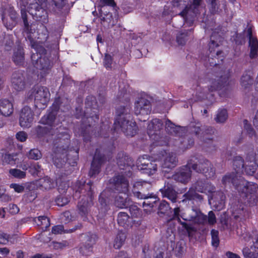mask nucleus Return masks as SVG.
Listing matches in <instances>:
<instances>
[{
  "mask_svg": "<svg viewBox=\"0 0 258 258\" xmlns=\"http://www.w3.org/2000/svg\"><path fill=\"white\" fill-rule=\"evenodd\" d=\"M130 110V106L127 104L117 107L114 124L115 130L120 129L127 136L133 137L137 133V127L132 118Z\"/></svg>",
  "mask_w": 258,
  "mask_h": 258,
  "instance_id": "f257e3e1",
  "label": "nucleus"
},
{
  "mask_svg": "<svg viewBox=\"0 0 258 258\" xmlns=\"http://www.w3.org/2000/svg\"><path fill=\"white\" fill-rule=\"evenodd\" d=\"M111 183L114 189L119 193L123 194L124 196H118L116 197V205L120 208L126 207L128 205L127 202H130V199L127 198L130 195L128 179L123 175H118L111 179Z\"/></svg>",
  "mask_w": 258,
  "mask_h": 258,
  "instance_id": "f03ea898",
  "label": "nucleus"
},
{
  "mask_svg": "<svg viewBox=\"0 0 258 258\" xmlns=\"http://www.w3.org/2000/svg\"><path fill=\"white\" fill-rule=\"evenodd\" d=\"M31 45L36 52L31 55L32 60L33 61L34 67L37 70L38 76L43 77L48 72L50 63L49 60L45 57L39 56L38 53L44 52V49L37 43L30 40Z\"/></svg>",
  "mask_w": 258,
  "mask_h": 258,
  "instance_id": "7ed1b4c3",
  "label": "nucleus"
},
{
  "mask_svg": "<svg viewBox=\"0 0 258 258\" xmlns=\"http://www.w3.org/2000/svg\"><path fill=\"white\" fill-rule=\"evenodd\" d=\"M163 123L161 121L157 118L153 119L149 123L148 126V134L152 143L151 146H165L170 144L166 138L161 137L158 132L162 128Z\"/></svg>",
  "mask_w": 258,
  "mask_h": 258,
  "instance_id": "20e7f679",
  "label": "nucleus"
},
{
  "mask_svg": "<svg viewBox=\"0 0 258 258\" xmlns=\"http://www.w3.org/2000/svg\"><path fill=\"white\" fill-rule=\"evenodd\" d=\"M191 215L183 214L181 218L184 221L191 222L195 224L214 225L216 223V218L215 214L212 211L208 213V216L203 214L198 209H192Z\"/></svg>",
  "mask_w": 258,
  "mask_h": 258,
  "instance_id": "39448f33",
  "label": "nucleus"
},
{
  "mask_svg": "<svg viewBox=\"0 0 258 258\" xmlns=\"http://www.w3.org/2000/svg\"><path fill=\"white\" fill-rule=\"evenodd\" d=\"M50 95L47 88L35 86L28 92L27 96L29 99L34 98L36 107L43 109L49 100Z\"/></svg>",
  "mask_w": 258,
  "mask_h": 258,
  "instance_id": "423d86ee",
  "label": "nucleus"
},
{
  "mask_svg": "<svg viewBox=\"0 0 258 258\" xmlns=\"http://www.w3.org/2000/svg\"><path fill=\"white\" fill-rule=\"evenodd\" d=\"M165 129L171 134H175L177 135L172 140L174 141V145L177 147L179 150L182 151L190 148L194 144L192 140L187 141L185 138L180 137V131H182L183 128L180 126H175L170 120H167L165 123Z\"/></svg>",
  "mask_w": 258,
  "mask_h": 258,
  "instance_id": "0eeeda50",
  "label": "nucleus"
},
{
  "mask_svg": "<svg viewBox=\"0 0 258 258\" xmlns=\"http://www.w3.org/2000/svg\"><path fill=\"white\" fill-rule=\"evenodd\" d=\"M28 0L26 5H24V8L21 9L22 18L23 20L25 27L28 26V23L27 20L26 11H28L32 15L36 17H41L40 12L44 13V4L47 0Z\"/></svg>",
  "mask_w": 258,
  "mask_h": 258,
  "instance_id": "6e6552de",
  "label": "nucleus"
},
{
  "mask_svg": "<svg viewBox=\"0 0 258 258\" xmlns=\"http://www.w3.org/2000/svg\"><path fill=\"white\" fill-rule=\"evenodd\" d=\"M188 166L191 167L196 172L202 173L208 178L213 177L215 173L213 165L206 159H202L198 163H195L193 159H190L188 161Z\"/></svg>",
  "mask_w": 258,
  "mask_h": 258,
  "instance_id": "1a4fd4ad",
  "label": "nucleus"
},
{
  "mask_svg": "<svg viewBox=\"0 0 258 258\" xmlns=\"http://www.w3.org/2000/svg\"><path fill=\"white\" fill-rule=\"evenodd\" d=\"M91 184L90 182L86 184L84 183L80 185L76 190V192L86 194L89 197V201L88 200L87 202L85 201L83 202V199H82L78 204L79 212L82 216L86 215L88 213L89 207L91 205L92 196Z\"/></svg>",
  "mask_w": 258,
  "mask_h": 258,
  "instance_id": "9d476101",
  "label": "nucleus"
},
{
  "mask_svg": "<svg viewBox=\"0 0 258 258\" xmlns=\"http://www.w3.org/2000/svg\"><path fill=\"white\" fill-rule=\"evenodd\" d=\"M229 77L228 76H222L220 79L217 80H212L208 89H203L202 90H199L197 96V100H200L203 99L208 98V95L206 94L208 91L212 93L215 91L222 88L228 83Z\"/></svg>",
  "mask_w": 258,
  "mask_h": 258,
  "instance_id": "9b49d317",
  "label": "nucleus"
},
{
  "mask_svg": "<svg viewBox=\"0 0 258 258\" xmlns=\"http://www.w3.org/2000/svg\"><path fill=\"white\" fill-rule=\"evenodd\" d=\"M237 232L240 234V240L241 242H249L252 240V245L250 246V248L258 249V231L254 229L253 227L250 229L243 227V229L237 228Z\"/></svg>",
  "mask_w": 258,
  "mask_h": 258,
  "instance_id": "f8f14e48",
  "label": "nucleus"
},
{
  "mask_svg": "<svg viewBox=\"0 0 258 258\" xmlns=\"http://www.w3.org/2000/svg\"><path fill=\"white\" fill-rule=\"evenodd\" d=\"M205 181H198L194 185L190 187L188 191L183 195L184 199L183 202L187 201L198 200L201 201L203 199L202 196L197 193L196 191L200 192L205 191Z\"/></svg>",
  "mask_w": 258,
  "mask_h": 258,
  "instance_id": "ddd939ff",
  "label": "nucleus"
},
{
  "mask_svg": "<svg viewBox=\"0 0 258 258\" xmlns=\"http://www.w3.org/2000/svg\"><path fill=\"white\" fill-rule=\"evenodd\" d=\"M236 188L239 192L244 193L245 196L251 200H254L255 193L257 188V185L251 182L240 180L238 185H236Z\"/></svg>",
  "mask_w": 258,
  "mask_h": 258,
  "instance_id": "4468645a",
  "label": "nucleus"
},
{
  "mask_svg": "<svg viewBox=\"0 0 258 258\" xmlns=\"http://www.w3.org/2000/svg\"><path fill=\"white\" fill-rule=\"evenodd\" d=\"M34 113L32 109L28 106L24 107L20 112L19 123L24 128L30 127L33 122Z\"/></svg>",
  "mask_w": 258,
  "mask_h": 258,
  "instance_id": "2eb2a0df",
  "label": "nucleus"
},
{
  "mask_svg": "<svg viewBox=\"0 0 258 258\" xmlns=\"http://www.w3.org/2000/svg\"><path fill=\"white\" fill-rule=\"evenodd\" d=\"M137 167L139 170L151 175L156 171L157 165L155 161L152 162L148 159L142 157L139 158L138 160Z\"/></svg>",
  "mask_w": 258,
  "mask_h": 258,
  "instance_id": "dca6fc26",
  "label": "nucleus"
},
{
  "mask_svg": "<svg viewBox=\"0 0 258 258\" xmlns=\"http://www.w3.org/2000/svg\"><path fill=\"white\" fill-rule=\"evenodd\" d=\"M135 113L136 115H147L151 111L150 102L147 99L141 97L135 102Z\"/></svg>",
  "mask_w": 258,
  "mask_h": 258,
  "instance_id": "f3484780",
  "label": "nucleus"
},
{
  "mask_svg": "<svg viewBox=\"0 0 258 258\" xmlns=\"http://www.w3.org/2000/svg\"><path fill=\"white\" fill-rule=\"evenodd\" d=\"M257 160L255 153L250 152L247 155L243 168L247 174L252 175L255 172L258 167Z\"/></svg>",
  "mask_w": 258,
  "mask_h": 258,
  "instance_id": "a211bd4d",
  "label": "nucleus"
},
{
  "mask_svg": "<svg viewBox=\"0 0 258 258\" xmlns=\"http://www.w3.org/2000/svg\"><path fill=\"white\" fill-rule=\"evenodd\" d=\"M162 161V168L167 172L168 169L174 168L177 164V159L176 155L173 153H167L165 151H161Z\"/></svg>",
  "mask_w": 258,
  "mask_h": 258,
  "instance_id": "6ab92c4d",
  "label": "nucleus"
},
{
  "mask_svg": "<svg viewBox=\"0 0 258 258\" xmlns=\"http://www.w3.org/2000/svg\"><path fill=\"white\" fill-rule=\"evenodd\" d=\"M148 184L147 182L142 181H138L135 182L133 184V189H132V192L135 195V196L140 199H145L146 201H144L143 203V206L144 208L149 207L150 208H152L154 206V204L156 202L157 197L155 196H153V198L155 199L153 202H150L148 200L149 198H151V197H146L145 195H142L140 192L137 191L136 190V188L139 189L140 187H143L146 184Z\"/></svg>",
  "mask_w": 258,
  "mask_h": 258,
  "instance_id": "aec40b11",
  "label": "nucleus"
},
{
  "mask_svg": "<svg viewBox=\"0 0 258 258\" xmlns=\"http://www.w3.org/2000/svg\"><path fill=\"white\" fill-rule=\"evenodd\" d=\"M225 195L221 191H218L214 194V197H209V203L215 210L220 211L225 207Z\"/></svg>",
  "mask_w": 258,
  "mask_h": 258,
  "instance_id": "412c9836",
  "label": "nucleus"
},
{
  "mask_svg": "<svg viewBox=\"0 0 258 258\" xmlns=\"http://www.w3.org/2000/svg\"><path fill=\"white\" fill-rule=\"evenodd\" d=\"M191 167L186 165L181 167L179 170L173 175V178L177 181L181 183H186L188 182L191 176Z\"/></svg>",
  "mask_w": 258,
  "mask_h": 258,
  "instance_id": "4be33fe9",
  "label": "nucleus"
},
{
  "mask_svg": "<svg viewBox=\"0 0 258 258\" xmlns=\"http://www.w3.org/2000/svg\"><path fill=\"white\" fill-rule=\"evenodd\" d=\"M83 238L85 244L80 247V252L83 255H88L92 246L96 242L97 236L95 234L89 233L84 235Z\"/></svg>",
  "mask_w": 258,
  "mask_h": 258,
  "instance_id": "5701e85b",
  "label": "nucleus"
},
{
  "mask_svg": "<svg viewBox=\"0 0 258 258\" xmlns=\"http://www.w3.org/2000/svg\"><path fill=\"white\" fill-rule=\"evenodd\" d=\"M68 151L65 149H63L60 151V148L57 150V151L50 155V158L57 167H60L62 164L66 162L64 159V157H67V160H69V154H67Z\"/></svg>",
  "mask_w": 258,
  "mask_h": 258,
  "instance_id": "b1692460",
  "label": "nucleus"
},
{
  "mask_svg": "<svg viewBox=\"0 0 258 258\" xmlns=\"http://www.w3.org/2000/svg\"><path fill=\"white\" fill-rule=\"evenodd\" d=\"M98 152V150H96L91 164L89 173L90 176L95 175L99 172L100 167L103 161V157L99 155Z\"/></svg>",
  "mask_w": 258,
  "mask_h": 258,
  "instance_id": "393cba45",
  "label": "nucleus"
},
{
  "mask_svg": "<svg viewBox=\"0 0 258 258\" xmlns=\"http://www.w3.org/2000/svg\"><path fill=\"white\" fill-rule=\"evenodd\" d=\"M11 82L12 87L17 91H22L25 88V82L22 74H13Z\"/></svg>",
  "mask_w": 258,
  "mask_h": 258,
  "instance_id": "a878e982",
  "label": "nucleus"
},
{
  "mask_svg": "<svg viewBox=\"0 0 258 258\" xmlns=\"http://www.w3.org/2000/svg\"><path fill=\"white\" fill-rule=\"evenodd\" d=\"M131 159L128 156L125 155L123 153L118 154L117 158V164L120 169L128 171V174H126L127 176H130V171L131 169Z\"/></svg>",
  "mask_w": 258,
  "mask_h": 258,
  "instance_id": "bb28decb",
  "label": "nucleus"
},
{
  "mask_svg": "<svg viewBox=\"0 0 258 258\" xmlns=\"http://www.w3.org/2000/svg\"><path fill=\"white\" fill-rule=\"evenodd\" d=\"M248 34L249 56L251 58H255L258 57V41L257 39L252 35L251 32H249Z\"/></svg>",
  "mask_w": 258,
  "mask_h": 258,
  "instance_id": "cd10ccee",
  "label": "nucleus"
},
{
  "mask_svg": "<svg viewBox=\"0 0 258 258\" xmlns=\"http://www.w3.org/2000/svg\"><path fill=\"white\" fill-rule=\"evenodd\" d=\"M194 131L196 135H198L203 141H205L207 139H211V136L214 133V130L211 127L204 129L197 126L195 127Z\"/></svg>",
  "mask_w": 258,
  "mask_h": 258,
  "instance_id": "c85d7f7f",
  "label": "nucleus"
},
{
  "mask_svg": "<svg viewBox=\"0 0 258 258\" xmlns=\"http://www.w3.org/2000/svg\"><path fill=\"white\" fill-rule=\"evenodd\" d=\"M13 105L12 103L7 99L0 100V112L2 115L8 116L13 112Z\"/></svg>",
  "mask_w": 258,
  "mask_h": 258,
  "instance_id": "c756f323",
  "label": "nucleus"
},
{
  "mask_svg": "<svg viewBox=\"0 0 258 258\" xmlns=\"http://www.w3.org/2000/svg\"><path fill=\"white\" fill-rule=\"evenodd\" d=\"M17 154H10L4 151H0V163L3 165H14L17 159Z\"/></svg>",
  "mask_w": 258,
  "mask_h": 258,
  "instance_id": "7c9ffc66",
  "label": "nucleus"
},
{
  "mask_svg": "<svg viewBox=\"0 0 258 258\" xmlns=\"http://www.w3.org/2000/svg\"><path fill=\"white\" fill-rule=\"evenodd\" d=\"M163 197L167 198L173 203L176 202L177 192L172 187L168 185L165 186L163 188L160 189Z\"/></svg>",
  "mask_w": 258,
  "mask_h": 258,
  "instance_id": "2f4dec72",
  "label": "nucleus"
},
{
  "mask_svg": "<svg viewBox=\"0 0 258 258\" xmlns=\"http://www.w3.org/2000/svg\"><path fill=\"white\" fill-rule=\"evenodd\" d=\"M13 60L17 65L22 64L24 60V53L23 48L19 46L15 50L13 56Z\"/></svg>",
  "mask_w": 258,
  "mask_h": 258,
  "instance_id": "473e14b6",
  "label": "nucleus"
},
{
  "mask_svg": "<svg viewBox=\"0 0 258 258\" xmlns=\"http://www.w3.org/2000/svg\"><path fill=\"white\" fill-rule=\"evenodd\" d=\"M38 182V184L42 188L47 190L54 187L55 184H57L58 183L59 181L57 180L56 183H55L49 177H45L43 178L40 179Z\"/></svg>",
  "mask_w": 258,
  "mask_h": 258,
  "instance_id": "72a5a7b5",
  "label": "nucleus"
},
{
  "mask_svg": "<svg viewBox=\"0 0 258 258\" xmlns=\"http://www.w3.org/2000/svg\"><path fill=\"white\" fill-rule=\"evenodd\" d=\"M238 174L236 175L234 173L227 174L223 177L222 182L225 185L229 184L231 183L236 187V185H238L237 184V182L238 181H240L238 179Z\"/></svg>",
  "mask_w": 258,
  "mask_h": 258,
  "instance_id": "f704fd0d",
  "label": "nucleus"
},
{
  "mask_svg": "<svg viewBox=\"0 0 258 258\" xmlns=\"http://www.w3.org/2000/svg\"><path fill=\"white\" fill-rule=\"evenodd\" d=\"M244 162L242 157L239 156H235L233 159V165L237 174H239L243 171Z\"/></svg>",
  "mask_w": 258,
  "mask_h": 258,
  "instance_id": "c9c22d12",
  "label": "nucleus"
},
{
  "mask_svg": "<svg viewBox=\"0 0 258 258\" xmlns=\"http://www.w3.org/2000/svg\"><path fill=\"white\" fill-rule=\"evenodd\" d=\"M55 112L51 111L48 114L44 115L41 119L40 122L44 125H48L51 126L55 119Z\"/></svg>",
  "mask_w": 258,
  "mask_h": 258,
  "instance_id": "e433bc0d",
  "label": "nucleus"
},
{
  "mask_svg": "<svg viewBox=\"0 0 258 258\" xmlns=\"http://www.w3.org/2000/svg\"><path fill=\"white\" fill-rule=\"evenodd\" d=\"M126 237V234L124 232H119L114 240V247L116 249L120 248L123 244Z\"/></svg>",
  "mask_w": 258,
  "mask_h": 258,
  "instance_id": "4c0bfd02",
  "label": "nucleus"
},
{
  "mask_svg": "<svg viewBox=\"0 0 258 258\" xmlns=\"http://www.w3.org/2000/svg\"><path fill=\"white\" fill-rule=\"evenodd\" d=\"M28 220L32 221L37 226H50L49 219L46 216H39L34 219H27Z\"/></svg>",
  "mask_w": 258,
  "mask_h": 258,
  "instance_id": "58836bf2",
  "label": "nucleus"
},
{
  "mask_svg": "<svg viewBox=\"0 0 258 258\" xmlns=\"http://www.w3.org/2000/svg\"><path fill=\"white\" fill-rule=\"evenodd\" d=\"M222 38L217 36L215 34H212L211 37V41L209 43V50L211 53H214L215 51V48L219 45V43L221 41Z\"/></svg>",
  "mask_w": 258,
  "mask_h": 258,
  "instance_id": "ea45409f",
  "label": "nucleus"
},
{
  "mask_svg": "<svg viewBox=\"0 0 258 258\" xmlns=\"http://www.w3.org/2000/svg\"><path fill=\"white\" fill-rule=\"evenodd\" d=\"M180 211L179 208L178 207L174 208V213L175 215L174 217L170 221V225L173 224L174 226L177 224H181L182 226H188V224L185 223L184 222H182L181 220V219L178 216L179 212Z\"/></svg>",
  "mask_w": 258,
  "mask_h": 258,
  "instance_id": "a19ab883",
  "label": "nucleus"
},
{
  "mask_svg": "<svg viewBox=\"0 0 258 258\" xmlns=\"http://www.w3.org/2000/svg\"><path fill=\"white\" fill-rule=\"evenodd\" d=\"M188 31H181L176 36V41L178 45H183L187 41V37L188 35Z\"/></svg>",
  "mask_w": 258,
  "mask_h": 258,
  "instance_id": "79ce46f5",
  "label": "nucleus"
},
{
  "mask_svg": "<svg viewBox=\"0 0 258 258\" xmlns=\"http://www.w3.org/2000/svg\"><path fill=\"white\" fill-rule=\"evenodd\" d=\"M227 117L228 114L227 110L224 109H221L218 111L215 119L217 122L222 123L226 121Z\"/></svg>",
  "mask_w": 258,
  "mask_h": 258,
  "instance_id": "37998d69",
  "label": "nucleus"
},
{
  "mask_svg": "<svg viewBox=\"0 0 258 258\" xmlns=\"http://www.w3.org/2000/svg\"><path fill=\"white\" fill-rule=\"evenodd\" d=\"M130 219L127 214L124 212H120L117 216V223L119 226H124L127 224Z\"/></svg>",
  "mask_w": 258,
  "mask_h": 258,
  "instance_id": "c03bdc74",
  "label": "nucleus"
},
{
  "mask_svg": "<svg viewBox=\"0 0 258 258\" xmlns=\"http://www.w3.org/2000/svg\"><path fill=\"white\" fill-rule=\"evenodd\" d=\"M242 252L245 258H258V252L252 251L248 246L243 247Z\"/></svg>",
  "mask_w": 258,
  "mask_h": 258,
  "instance_id": "a18cd8bd",
  "label": "nucleus"
},
{
  "mask_svg": "<svg viewBox=\"0 0 258 258\" xmlns=\"http://www.w3.org/2000/svg\"><path fill=\"white\" fill-rule=\"evenodd\" d=\"M240 84L242 87L246 89L251 85V79L249 75H243L240 80Z\"/></svg>",
  "mask_w": 258,
  "mask_h": 258,
  "instance_id": "49530a36",
  "label": "nucleus"
},
{
  "mask_svg": "<svg viewBox=\"0 0 258 258\" xmlns=\"http://www.w3.org/2000/svg\"><path fill=\"white\" fill-rule=\"evenodd\" d=\"M65 227H52V232L54 234H62L65 233H71L76 230V228L73 229L64 228ZM68 228V227H66Z\"/></svg>",
  "mask_w": 258,
  "mask_h": 258,
  "instance_id": "de8ad7c7",
  "label": "nucleus"
},
{
  "mask_svg": "<svg viewBox=\"0 0 258 258\" xmlns=\"http://www.w3.org/2000/svg\"><path fill=\"white\" fill-rule=\"evenodd\" d=\"M9 173L14 177L22 179L26 177V172L20 169L14 168L9 170Z\"/></svg>",
  "mask_w": 258,
  "mask_h": 258,
  "instance_id": "09e8293b",
  "label": "nucleus"
},
{
  "mask_svg": "<svg viewBox=\"0 0 258 258\" xmlns=\"http://www.w3.org/2000/svg\"><path fill=\"white\" fill-rule=\"evenodd\" d=\"M29 159L33 160H38L42 157V154L40 151L37 149H31L27 154Z\"/></svg>",
  "mask_w": 258,
  "mask_h": 258,
  "instance_id": "8fccbe9b",
  "label": "nucleus"
},
{
  "mask_svg": "<svg viewBox=\"0 0 258 258\" xmlns=\"http://www.w3.org/2000/svg\"><path fill=\"white\" fill-rule=\"evenodd\" d=\"M68 245L69 242L67 241H63L60 242L53 241L49 244L50 247L56 250L62 249Z\"/></svg>",
  "mask_w": 258,
  "mask_h": 258,
  "instance_id": "3c124183",
  "label": "nucleus"
},
{
  "mask_svg": "<svg viewBox=\"0 0 258 258\" xmlns=\"http://www.w3.org/2000/svg\"><path fill=\"white\" fill-rule=\"evenodd\" d=\"M212 245L217 247L219 244V232L218 231L213 229L211 232Z\"/></svg>",
  "mask_w": 258,
  "mask_h": 258,
  "instance_id": "603ef678",
  "label": "nucleus"
},
{
  "mask_svg": "<svg viewBox=\"0 0 258 258\" xmlns=\"http://www.w3.org/2000/svg\"><path fill=\"white\" fill-rule=\"evenodd\" d=\"M244 131H246V133L248 135L249 137L252 139L255 138V132L252 128L251 125L248 123L247 120H244Z\"/></svg>",
  "mask_w": 258,
  "mask_h": 258,
  "instance_id": "864d4df0",
  "label": "nucleus"
},
{
  "mask_svg": "<svg viewBox=\"0 0 258 258\" xmlns=\"http://www.w3.org/2000/svg\"><path fill=\"white\" fill-rule=\"evenodd\" d=\"M86 104L88 107L93 108V109H96V106H97L96 99L93 96H88L86 98Z\"/></svg>",
  "mask_w": 258,
  "mask_h": 258,
  "instance_id": "5fc2aeb1",
  "label": "nucleus"
},
{
  "mask_svg": "<svg viewBox=\"0 0 258 258\" xmlns=\"http://www.w3.org/2000/svg\"><path fill=\"white\" fill-rule=\"evenodd\" d=\"M170 209L169 204L165 201H162L159 206V210L161 213H165L167 212Z\"/></svg>",
  "mask_w": 258,
  "mask_h": 258,
  "instance_id": "6e6d98bb",
  "label": "nucleus"
},
{
  "mask_svg": "<svg viewBox=\"0 0 258 258\" xmlns=\"http://www.w3.org/2000/svg\"><path fill=\"white\" fill-rule=\"evenodd\" d=\"M36 132L37 134V136L39 138L43 136L45 134H47L48 132V128L46 126H38L36 128Z\"/></svg>",
  "mask_w": 258,
  "mask_h": 258,
  "instance_id": "4d7b16f0",
  "label": "nucleus"
},
{
  "mask_svg": "<svg viewBox=\"0 0 258 258\" xmlns=\"http://www.w3.org/2000/svg\"><path fill=\"white\" fill-rule=\"evenodd\" d=\"M16 138L18 141L23 142L27 140L28 135L25 132L20 131L16 134Z\"/></svg>",
  "mask_w": 258,
  "mask_h": 258,
  "instance_id": "13d9d810",
  "label": "nucleus"
},
{
  "mask_svg": "<svg viewBox=\"0 0 258 258\" xmlns=\"http://www.w3.org/2000/svg\"><path fill=\"white\" fill-rule=\"evenodd\" d=\"M231 212L232 213V215L236 219L240 217V216L242 215L244 213L243 208H239L237 209H236L234 206H233V207H231Z\"/></svg>",
  "mask_w": 258,
  "mask_h": 258,
  "instance_id": "bf43d9fd",
  "label": "nucleus"
},
{
  "mask_svg": "<svg viewBox=\"0 0 258 258\" xmlns=\"http://www.w3.org/2000/svg\"><path fill=\"white\" fill-rule=\"evenodd\" d=\"M10 187L14 189L15 191L18 193H21L24 190V186L22 184L17 183H12Z\"/></svg>",
  "mask_w": 258,
  "mask_h": 258,
  "instance_id": "052dcab7",
  "label": "nucleus"
},
{
  "mask_svg": "<svg viewBox=\"0 0 258 258\" xmlns=\"http://www.w3.org/2000/svg\"><path fill=\"white\" fill-rule=\"evenodd\" d=\"M191 13V9L186 7L180 13V15L183 18L185 23L188 22V17Z\"/></svg>",
  "mask_w": 258,
  "mask_h": 258,
  "instance_id": "680f3d73",
  "label": "nucleus"
},
{
  "mask_svg": "<svg viewBox=\"0 0 258 258\" xmlns=\"http://www.w3.org/2000/svg\"><path fill=\"white\" fill-rule=\"evenodd\" d=\"M130 211L133 216L138 217L141 215L140 209L135 205H132L130 207Z\"/></svg>",
  "mask_w": 258,
  "mask_h": 258,
  "instance_id": "e2e57ef3",
  "label": "nucleus"
},
{
  "mask_svg": "<svg viewBox=\"0 0 258 258\" xmlns=\"http://www.w3.org/2000/svg\"><path fill=\"white\" fill-rule=\"evenodd\" d=\"M104 66L107 69H110L111 67L112 58L110 55L106 54L104 58Z\"/></svg>",
  "mask_w": 258,
  "mask_h": 258,
  "instance_id": "0e129e2a",
  "label": "nucleus"
},
{
  "mask_svg": "<svg viewBox=\"0 0 258 258\" xmlns=\"http://www.w3.org/2000/svg\"><path fill=\"white\" fill-rule=\"evenodd\" d=\"M41 170V166L37 163L31 165L30 167V172L32 174H38Z\"/></svg>",
  "mask_w": 258,
  "mask_h": 258,
  "instance_id": "69168bd1",
  "label": "nucleus"
},
{
  "mask_svg": "<svg viewBox=\"0 0 258 258\" xmlns=\"http://www.w3.org/2000/svg\"><path fill=\"white\" fill-rule=\"evenodd\" d=\"M61 220L63 221L66 224L69 223L72 220V217L70 212L66 211L64 212L61 217Z\"/></svg>",
  "mask_w": 258,
  "mask_h": 258,
  "instance_id": "338daca9",
  "label": "nucleus"
},
{
  "mask_svg": "<svg viewBox=\"0 0 258 258\" xmlns=\"http://www.w3.org/2000/svg\"><path fill=\"white\" fill-rule=\"evenodd\" d=\"M8 211L12 215L18 213L20 211L19 207L15 204H10L8 207Z\"/></svg>",
  "mask_w": 258,
  "mask_h": 258,
  "instance_id": "774afa93",
  "label": "nucleus"
}]
</instances>
